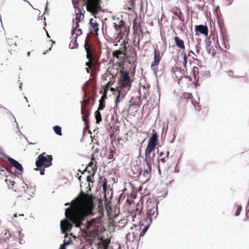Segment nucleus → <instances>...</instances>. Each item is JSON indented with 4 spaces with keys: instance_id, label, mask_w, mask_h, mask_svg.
Here are the masks:
<instances>
[{
    "instance_id": "nucleus-1",
    "label": "nucleus",
    "mask_w": 249,
    "mask_h": 249,
    "mask_svg": "<svg viewBox=\"0 0 249 249\" xmlns=\"http://www.w3.org/2000/svg\"><path fill=\"white\" fill-rule=\"evenodd\" d=\"M94 196L92 194H86L82 190L79 195L71 201V203L75 206L81 207L78 211L83 213H89L92 215L95 205Z\"/></svg>"
},
{
    "instance_id": "nucleus-2",
    "label": "nucleus",
    "mask_w": 249,
    "mask_h": 249,
    "mask_svg": "<svg viewBox=\"0 0 249 249\" xmlns=\"http://www.w3.org/2000/svg\"><path fill=\"white\" fill-rule=\"evenodd\" d=\"M89 216V213H83L80 212H76L72 213L69 219L65 218L60 222V229L61 232L63 234H65V237L68 235L67 231L71 230L73 226L75 227H80L83 225V222L85 218Z\"/></svg>"
},
{
    "instance_id": "nucleus-3",
    "label": "nucleus",
    "mask_w": 249,
    "mask_h": 249,
    "mask_svg": "<svg viewBox=\"0 0 249 249\" xmlns=\"http://www.w3.org/2000/svg\"><path fill=\"white\" fill-rule=\"evenodd\" d=\"M121 77L119 79L120 87L117 88L118 95L116 97V104H117L120 102V98L122 96L123 98L125 93H124L123 90L126 87H130L131 86V82L130 80V76L128 72L121 71Z\"/></svg>"
},
{
    "instance_id": "nucleus-4",
    "label": "nucleus",
    "mask_w": 249,
    "mask_h": 249,
    "mask_svg": "<svg viewBox=\"0 0 249 249\" xmlns=\"http://www.w3.org/2000/svg\"><path fill=\"white\" fill-rule=\"evenodd\" d=\"M80 1L83 2V5H86L87 11L96 18V15L101 8L100 0H77L76 1L73 0L72 2L75 8H76V4H78Z\"/></svg>"
},
{
    "instance_id": "nucleus-5",
    "label": "nucleus",
    "mask_w": 249,
    "mask_h": 249,
    "mask_svg": "<svg viewBox=\"0 0 249 249\" xmlns=\"http://www.w3.org/2000/svg\"><path fill=\"white\" fill-rule=\"evenodd\" d=\"M53 157L50 155H46L45 152L39 155L36 161V165L37 168H47L52 165Z\"/></svg>"
},
{
    "instance_id": "nucleus-6",
    "label": "nucleus",
    "mask_w": 249,
    "mask_h": 249,
    "mask_svg": "<svg viewBox=\"0 0 249 249\" xmlns=\"http://www.w3.org/2000/svg\"><path fill=\"white\" fill-rule=\"evenodd\" d=\"M161 59L160 51L156 49H154V60L152 62L151 68L154 71V74L157 75V70Z\"/></svg>"
},
{
    "instance_id": "nucleus-7",
    "label": "nucleus",
    "mask_w": 249,
    "mask_h": 249,
    "mask_svg": "<svg viewBox=\"0 0 249 249\" xmlns=\"http://www.w3.org/2000/svg\"><path fill=\"white\" fill-rule=\"evenodd\" d=\"M129 51H130V52H131V54L130 55H128L127 54V49H126V46H124V52H123L122 51H120V50H115V51L113 52L112 54H113V56H115L117 58H118L119 54H124V55L125 56H126L127 57H132L133 58H135L136 56V53H135V49L134 48H131L129 49Z\"/></svg>"
},
{
    "instance_id": "nucleus-8",
    "label": "nucleus",
    "mask_w": 249,
    "mask_h": 249,
    "mask_svg": "<svg viewBox=\"0 0 249 249\" xmlns=\"http://www.w3.org/2000/svg\"><path fill=\"white\" fill-rule=\"evenodd\" d=\"M154 213V211L152 209H150L147 213V217H146V221H149V224H147L142 231L140 233V236L142 237L145 234L146 231H147L150 223L152 221V218L151 217L152 215H153Z\"/></svg>"
},
{
    "instance_id": "nucleus-9",
    "label": "nucleus",
    "mask_w": 249,
    "mask_h": 249,
    "mask_svg": "<svg viewBox=\"0 0 249 249\" xmlns=\"http://www.w3.org/2000/svg\"><path fill=\"white\" fill-rule=\"evenodd\" d=\"M3 156H4L7 158L8 161L12 164L16 169L18 170L19 171H23V167L22 165L17 160L15 159L9 157L5 155H2Z\"/></svg>"
},
{
    "instance_id": "nucleus-10",
    "label": "nucleus",
    "mask_w": 249,
    "mask_h": 249,
    "mask_svg": "<svg viewBox=\"0 0 249 249\" xmlns=\"http://www.w3.org/2000/svg\"><path fill=\"white\" fill-rule=\"evenodd\" d=\"M195 31L197 33H201L204 35L205 36H208V28L206 25H196Z\"/></svg>"
},
{
    "instance_id": "nucleus-11",
    "label": "nucleus",
    "mask_w": 249,
    "mask_h": 249,
    "mask_svg": "<svg viewBox=\"0 0 249 249\" xmlns=\"http://www.w3.org/2000/svg\"><path fill=\"white\" fill-rule=\"evenodd\" d=\"M153 131L154 133L152 134L151 138H150L148 144L156 146L158 141V135L157 133L155 131L154 129L153 130Z\"/></svg>"
},
{
    "instance_id": "nucleus-12",
    "label": "nucleus",
    "mask_w": 249,
    "mask_h": 249,
    "mask_svg": "<svg viewBox=\"0 0 249 249\" xmlns=\"http://www.w3.org/2000/svg\"><path fill=\"white\" fill-rule=\"evenodd\" d=\"M93 18H90L89 20L90 29L91 32L97 33L99 30L98 24L96 22H93Z\"/></svg>"
},
{
    "instance_id": "nucleus-13",
    "label": "nucleus",
    "mask_w": 249,
    "mask_h": 249,
    "mask_svg": "<svg viewBox=\"0 0 249 249\" xmlns=\"http://www.w3.org/2000/svg\"><path fill=\"white\" fill-rule=\"evenodd\" d=\"M174 40L176 45L178 47L181 49H185L184 42L182 39H181L178 36H175L174 38Z\"/></svg>"
},
{
    "instance_id": "nucleus-14",
    "label": "nucleus",
    "mask_w": 249,
    "mask_h": 249,
    "mask_svg": "<svg viewBox=\"0 0 249 249\" xmlns=\"http://www.w3.org/2000/svg\"><path fill=\"white\" fill-rule=\"evenodd\" d=\"M81 113H82V114H83V115L82 116V119H83V121L85 123L86 127L87 128H89V122L88 120H87V118L89 116V113L87 111H86V113H85L82 108V110H81Z\"/></svg>"
},
{
    "instance_id": "nucleus-15",
    "label": "nucleus",
    "mask_w": 249,
    "mask_h": 249,
    "mask_svg": "<svg viewBox=\"0 0 249 249\" xmlns=\"http://www.w3.org/2000/svg\"><path fill=\"white\" fill-rule=\"evenodd\" d=\"M84 47H85V50L86 51L87 58L90 61L92 59V54L91 51L90 50L89 47L87 44L86 40H85Z\"/></svg>"
},
{
    "instance_id": "nucleus-16",
    "label": "nucleus",
    "mask_w": 249,
    "mask_h": 249,
    "mask_svg": "<svg viewBox=\"0 0 249 249\" xmlns=\"http://www.w3.org/2000/svg\"><path fill=\"white\" fill-rule=\"evenodd\" d=\"M69 47L71 49H76L78 47V44L77 42L76 38L74 37V38L71 41Z\"/></svg>"
},
{
    "instance_id": "nucleus-17",
    "label": "nucleus",
    "mask_w": 249,
    "mask_h": 249,
    "mask_svg": "<svg viewBox=\"0 0 249 249\" xmlns=\"http://www.w3.org/2000/svg\"><path fill=\"white\" fill-rule=\"evenodd\" d=\"M156 146L147 144V147L146 148L145 155L151 154L152 153V151L155 149V147Z\"/></svg>"
},
{
    "instance_id": "nucleus-18",
    "label": "nucleus",
    "mask_w": 249,
    "mask_h": 249,
    "mask_svg": "<svg viewBox=\"0 0 249 249\" xmlns=\"http://www.w3.org/2000/svg\"><path fill=\"white\" fill-rule=\"evenodd\" d=\"M95 117L96 119V122L97 124H99L102 120L101 114L98 110H96L95 112Z\"/></svg>"
},
{
    "instance_id": "nucleus-19",
    "label": "nucleus",
    "mask_w": 249,
    "mask_h": 249,
    "mask_svg": "<svg viewBox=\"0 0 249 249\" xmlns=\"http://www.w3.org/2000/svg\"><path fill=\"white\" fill-rule=\"evenodd\" d=\"M53 131L54 133L58 135L62 136V132H61V127L59 125H55L53 127Z\"/></svg>"
},
{
    "instance_id": "nucleus-20",
    "label": "nucleus",
    "mask_w": 249,
    "mask_h": 249,
    "mask_svg": "<svg viewBox=\"0 0 249 249\" xmlns=\"http://www.w3.org/2000/svg\"><path fill=\"white\" fill-rule=\"evenodd\" d=\"M154 157V153H153V154H151L145 155V158L144 161H153Z\"/></svg>"
},
{
    "instance_id": "nucleus-21",
    "label": "nucleus",
    "mask_w": 249,
    "mask_h": 249,
    "mask_svg": "<svg viewBox=\"0 0 249 249\" xmlns=\"http://www.w3.org/2000/svg\"><path fill=\"white\" fill-rule=\"evenodd\" d=\"M107 189V180L106 178H103V191L105 193V196H106V192Z\"/></svg>"
},
{
    "instance_id": "nucleus-22",
    "label": "nucleus",
    "mask_w": 249,
    "mask_h": 249,
    "mask_svg": "<svg viewBox=\"0 0 249 249\" xmlns=\"http://www.w3.org/2000/svg\"><path fill=\"white\" fill-rule=\"evenodd\" d=\"M73 22H74V19H73ZM79 22H78V21H77L75 23H73V29L72 31V36H74V34H75V32L76 31V29H77L79 26Z\"/></svg>"
},
{
    "instance_id": "nucleus-23",
    "label": "nucleus",
    "mask_w": 249,
    "mask_h": 249,
    "mask_svg": "<svg viewBox=\"0 0 249 249\" xmlns=\"http://www.w3.org/2000/svg\"><path fill=\"white\" fill-rule=\"evenodd\" d=\"M84 17V16L82 13H78L76 14L75 19L78 21V22H80L81 18L83 19Z\"/></svg>"
},
{
    "instance_id": "nucleus-24",
    "label": "nucleus",
    "mask_w": 249,
    "mask_h": 249,
    "mask_svg": "<svg viewBox=\"0 0 249 249\" xmlns=\"http://www.w3.org/2000/svg\"><path fill=\"white\" fill-rule=\"evenodd\" d=\"M144 162L145 163V165H144V166L152 170V165L153 163V161H144Z\"/></svg>"
},
{
    "instance_id": "nucleus-25",
    "label": "nucleus",
    "mask_w": 249,
    "mask_h": 249,
    "mask_svg": "<svg viewBox=\"0 0 249 249\" xmlns=\"http://www.w3.org/2000/svg\"><path fill=\"white\" fill-rule=\"evenodd\" d=\"M71 242V238H69L68 240H64V243L62 244L61 245L63 246L64 247H66V246L69 245L70 244Z\"/></svg>"
},
{
    "instance_id": "nucleus-26",
    "label": "nucleus",
    "mask_w": 249,
    "mask_h": 249,
    "mask_svg": "<svg viewBox=\"0 0 249 249\" xmlns=\"http://www.w3.org/2000/svg\"><path fill=\"white\" fill-rule=\"evenodd\" d=\"M241 209H242V206H239L238 207L237 210H236V211L235 212V215L236 216H237L240 214Z\"/></svg>"
},
{
    "instance_id": "nucleus-27",
    "label": "nucleus",
    "mask_w": 249,
    "mask_h": 249,
    "mask_svg": "<svg viewBox=\"0 0 249 249\" xmlns=\"http://www.w3.org/2000/svg\"><path fill=\"white\" fill-rule=\"evenodd\" d=\"M105 103H99L98 110H102L105 108Z\"/></svg>"
},
{
    "instance_id": "nucleus-28",
    "label": "nucleus",
    "mask_w": 249,
    "mask_h": 249,
    "mask_svg": "<svg viewBox=\"0 0 249 249\" xmlns=\"http://www.w3.org/2000/svg\"><path fill=\"white\" fill-rule=\"evenodd\" d=\"M183 61H184L183 66H184V67H185L187 63V57L186 53H184L183 54Z\"/></svg>"
},
{
    "instance_id": "nucleus-29",
    "label": "nucleus",
    "mask_w": 249,
    "mask_h": 249,
    "mask_svg": "<svg viewBox=\"0 0 249 249\" xmlns=\"http://www.w3.org/2000/svg\"><path fill=\"white\" fill-rule=\"evenodd\" d=\"M151 170H152L149 169L148 168V169H146V167L145 166H144V169H143V172L144 173H145V174H150L151 172Z\"/></svg>"
},
{
    "instance_id": "nucleus-30",
    "label": "nucleus",
    "mask_w": 249,
    "mask_h": 249,
    "mask_svg": "<svg viewBox=\"0 0 249 249\" xmlns=\"http://www.w3.org/2000/svg\"><path fill=\"white\" fill-rule=\"evenodd\" d=\"M91 177L90 176V175H89L88 176H87V182H89V190H90V184H89V182L91 181Z\"/></svg>"
},
{
    "instance_id": "nucleus-31",
    "label": "nucleus",
    "mask_w": 249,
    "mask_h": 249,
    "mask_svg": "<svg viewBox=\"0 0 249 249\" xmlns=\"http://www.w3.org/2000/svg\"><path fill=\"white\" fill-rule=\"evenodd\" d=\"M76 31H78L80 32L79 34H76V33L75 34V38H77V36H79V35H80L82 33V32L81 29H80V28L76 29Z\"/></svg>"
},
{
    "instance_id": "nucleus-32",
    "label": "nucleus",
    "mask_w": 249,
    "mask_h": 249,
    "mask_svg": "<svg viewBox=\"0 0 249 249\" xmlns=\"http://www.w3.org/2000/svg\"><path fill=\"white\" fill-rule=\"evenodd\" d=\"M107 90H105L103 94L102 95L101 98L103 99L104 100H105L106 98H107Z\"/></svg>"
},
{
    "instance_id": "nucleus-33",
    "label": "nucleus",
    "mask_w": 249,
    "mask_h": 249,
    "mask_svg": "<svg viewBox=\"0 0 249 249\" xmlns=\"http://www.w3.org/2000/svg\"><path fill=\"white\" fill-rule=\"evenodd\" d=\"M70 207H68L66 209V211H65V216H66V218H68V212H70Z\"/></svg>"
},
{
    "instance_id": "nucleus-34",
    "label": "nucleus",
    "mask_w": 249,
    "mask_h": 249,
    "mask_svg": "<svg viewBox=\"0 0 249 249\" xmlns=\"http://www.w3.org/2000/svg\"><path fill=\"white\" fill-rule=\"evenodd\" d=\"M143 175L145 178H146V179H148L150 177V174H146L145 173H143Z\"/></svg>"
},
{
    "instance_id": "nucleus-35",
    "label": "nucleus",
    "mask_w": 249,
    "mask_h": 249,
    "mask_svg": "<svg viewBox=\"0 0 249 249\" xmlns=\"http://www.w3.org/2000/svg\"><path fill=\"white\" fill-rule=\"evenodd\" d=\"M113 151H111V152L109 153V154L108 155V158L109 159H113Z\"/></svg>"
},
{
    "instance_id": "nucleus-36",
    "label": "nucleus",
    "mask_w": 249,
    "mask_h": 249,
    "mask_svg": "<svg viewBox=\"0 0 249 249\" xmlns=\"http://www.w3.org/2000/svg\"><path fill=\"white\" fill-rule=\"evenodd\" d=\"M206 50L208 53H211V48L210 47H209V45H206Z\"/></svg>"
},
{
    "instance_id": "nucleus-37",
    "label": "nucleus",
    "mask_w": 249,
    "mask_h": 249,
    "mask_svg": "<svg viewBox=\"0 0 249 249\" xmlns=\"http://www.w3.org/2000/svg\"><path fill=\"white\" fill-rule=\"evenodd\" d=\"M40 169V174L41 175H44L45 174V171H44V167L43 169H41V168H39Z\"/></svg>"
},
{
    "instance_id": "nucleus-38",
    "label": "nucleus",
    "mask_w": 249,
    "mask_h": 249,
    "mask_svg": "<svg viewBox=\"0 0 249 249\" xmlns=\"http://www.w3.org/2000/svg\"><path fill=\"white\" fill-rule=\"evenodd\" d=\"M113 27L116 30H118L119 28V25L117 24L116 23H113Z\"/></svg>"
},
{
    "instance_id": "nucleus-39",
    "label": "nucleus",
    "mask_w": 249,
    "mask_h": 249,
    "mask_svg": "<svg viewBox=\"0 0 249 249\" xmlns=\"http://www.w3.org/2000/svg\"><path fill=\"white\" fill-rule=\"evenodd\" d=\"M93 165V162L92 161H90L89 162L88 166H87V168H89V167H92V165Z\"/></svg>"
},
{
    "instance_id": "nucleus-40",
    "label": "nucleus",
    "mask_w": 249,
    "mask_h": 249,
    "mask_svg": "<svg viewBox=\"0 0 249 249\" xmlns=\"http://www.w3.org/2000/svg\"><path fill=\"white\" fill-rule=\"evenodd\" d=\"M110 84V82H108L106 85V89L105 90L107 91V89L108 88L109 85Z\"/></svg>"
},
{
    "instance_id": "nucleus-41",
    "label": "nucleus",
    "mask_w": 249,
    "mask_h": 249,
    "mask_svg": "<svg viewBox=\"0 0 249 249\" xmlns=\"http://www.w3.org/2000/svg\"><path fill=\"white\" fill-rule=\"evenodd\" d=\"M0 155H5L4 152H3V150L0 147Z\"/></svg>"
},
{
    "instance_id": "nucleus-42",
    "label": "nucleus",
    "mask_w": 249,
    "mask_h": 249,
    "mask_svg": "<svg viewBox=\"0 0 249 249\" xmlns=\"http://www.w3.org/2000/svg\"><path fill=\"white\" fill-rule=\"evenodd\" d=\"M196 51L197 53H198L199 52V47L196 45Z\"/></svg>"
},
{
    "instance_id": "nucleus-43",
    "label": "nucleus",
    "mask_w": 249,
    "mask_h": 249,
    "mask_svg": "<svg viewBox=\"0 0 249 249\" xmlns=\"http://www.w3.org/2000/svg\"><path fill=\"white\" fill-rule=\"evenodd\" d=\"M51 48H52V47H51L50 48H49V50H46V51L44 52L43 53V54H45L47 53L49 51H50L51 50Z\"/></svg>"
},
{
    "instance_id": "nucleus-44",
    "label": "nucleus",
    "mask_w": 249,
    "mask_h": 249,
    "mask_svg": "<svg viewBox=\"0 0 249 249\" xmlns=\"http://www.w3.org/2000/svg\"><path fill=\"white\" fill-rule=\"evenodd\" d=\"M192 54H194L195 55H196H196L195 54V53H194L192 51H190L189 52V53H188V55H189H189H191L190 54H192Z\"/></svg>"
},
{
    "instance_id": "nucleus-45",
    "label": "nucleus",
    "mask_w": 249,
    "mask_h": 249,
    "mask_svg": "<svg viewBox=\"0 0 249 249\" xmlns=\"http://www.w3.org/2000/svg\"><path fill=\"white\" fill-rule=\"evenodd\" d=\"M160 160L163 162H166V160H165V158H161L160 159Z\"/></svg>"
},
{
    "instance_id": "nucleus-46",
    "label": "nucleus",
    "mask_w": 249,
    "mask_h": 249,
    "mask_svg": "<svg viewBox=\"0 0 249 249\" xmlns=\"http://www.w3.org/2000/svg\"><path fill=\"white\" fill-rule=\"evenodd\" d=\"M105 103V100H104L103 99L101 98L99 100V103Z\"/></svg>"
},
{
    "instance_id": "nucleus-47",
    "label": "nucleus",
    "mask_w": 249,
    "mask_h": 249,
    "mask_svg": "<svg viewBox=\"0 0 249 249\" xmlns=\"http://www.w3.org/2000/svg\"><path fill=\"white\" fill-rule=\"evenodd\" d=\"M10 182L11 185H12V186H14L15 183L14 181H10Z\"/></svg>"
},
{
    "instance_id": "nucleus-48",
    "label": "nucleus",
    "mask_w": 249,
    "mask_h": 249,
    "mask_svg": "<svg viewBox=\"0 0 249 249\" xmlns=\"http://www.w3.org/2000/svg\"><path fill=\"white\" fill-rule=\"evenodd\" d=\"M48 2H47V3H46V8H45V13L44 14H45L47 10H48V9H47V5H48Z\"/></svg>"
},
{
    "instance_id": "nucleus-49",
    "label": "nucleus",
    "mask_w": 249,
    "mask_h": 249,
    "mask_svg": "<svg viewBox=\"0 0 249 249\" xmlns=\"http://www.w3.org/2000/svg\"><path fill=\"white\" fill-rule=\"evenodd\" d=\"M59 249H66V248L63 247L62 245H60V247Z\"/></svg>"
},
{
    "instance_id": "nucleus-50",
    "label": "nucleus",
    "mask_w": 249,
    "mask_h": 249,
    "mask_svg": "<svg viewBox=\"0 0 249 249\" xmlns=\"http://www.w3.org/2000/svg\"><path fill=\"white\" fill-rule=\"evenodd\" d=\"M22 83H20V85H19V88L21 89H22Z\"/></svg>"
},
{
    "instance_id": "nucleus-51",
    "label": "nucleus",
    "mask_w": 249,
    "mask_h": 249,
    "mask_svg": "<svg viewBox=\"0 0 249 249\" xmlns=\"http://www.w3.org/2000/svg\"><path fill=\"white\" fill-rule=\"evenodd\" d=\"M86 65L87 66H89V62H86Z\"/></svg>"
},
{
    "instance_id": "nucleus-52",
    "label": "nucleus",
    "mask_w": 249,
    "mask_h": 249,
    "mask_svg": "<svg viewBox=\"0 0 249 249\" xmlns=\"http://www.w3.org/2000/svg\"><path fill=\"white\" fill-rule=\"evenodd\" d=\"M211 43V41L208 42H207L206 45H209V47H210Z\"/></svg>"
},
{
    "instance_id": "nucleus-53",
    "label": "nucleus",
    "mask_w": 249,
    "mask_h": 249,
    "mask_svg": "<svg viewBox=\"0 0 249 249\" xmlns=\"http://www.w3.org/2000/svg\"><path fill=\"white\" fill-rule=\"evenodd\" d=\"M7 171L9 172L10 173H12L10 170H9L8 168H6Z\"/></svg>"
},
{
    "instance_id": "nucleus-54",
    "label": "nucleus",
    "mask_w": 249,
    "mask_h": 249,
    "mask_svg": "<svg viewBox=\"0 0 249 249\" xmlns=\"http://www.w3.org/2000/svg\"><path fill=\"white\" fill-rule=\"evenodd\" d=\"M95 170H93L92 176H94V175H95Z\"/></svg>"
},
{
    "instance_id": "nucleus-55",
    "label": "nucleus",
    "mask_w": 249,
    "mask_h": 249,
    "mask_svg": "<svg viewBox=\"0 0 249 249\" xmlns=\"http://www.w3.org/2000/svg\"><path fill=\"white\" fill-rule=\"evenodd\" d=\"M27 55L28 56H29L30 55V52H28L27 53Z\"/></svg>"
},
{
    "instance_id": "nucleus-56",
    "label": "nucleus",
    "mask_w": 249,
    "mask_h": 249,
    "mask_svg": "<svg viewBox=\"0 0 249 249\" xmlns=\"http://www.w3.org/2000/svg\"><path fill=\"white\" fill-rule=\"evenodd\" d=\"M110 89H111V91H114V90H115L114 88H110Z\"/></svg>"
},
{
    "instance_id": "nucleus-57",
    "label": "nucleus",
    "mask_w": 249,
    "mask_h": 249,
    "mask_svg": "<svg viewBox=\"0 0 249 249\" xmlns=\"http://www.w3.org/2000/svg\"><path fill=\"white\" fill-rule=\"evenodd\" d=\"M229 4H231L232 3V0H229Z\"/></svg>"
},
{
    "instance_id": "nucleus-58",
    "label": "nucleus",
    "mask_w": 249,
    "mask_h": 249,
    "mask_svg": "<svg viewBox=\"0 0 249 249\" xmlns=\"http://www.w3.org/2000/svg\"><path fill=\"white\" fill-rule=\"evenodd\" d=\"M42 16H43V15L41 16H39L38 18V20H39L40 19H41V18H42Z\"/></svg>"
},
{
    "instance_id": "nucleus-59",
    "label": "nucleus",
    "mask_w": 249,
    "mask_h": 249,
    "mask_svg": "<svg viewBox=\"0 0 249 249\" xmlns=\"http://www.w3.org/2000/svg\"><path fill=\"white\" fill-rule=\"evenodd\" d=\"M14 217H17V213H15V214H14Z\"/></svg>"
},
{
    "instance_id": "nucleus-60",
    "label": "nucleus",
    "mask_w": 249,
    "mask_h": 249,
    "mask_svg": "<svg viewBox=\"0 0 249 249\" xmlns=\"http://www.w3.org/2000/svg\"><path fill=\"white\" fill-rule=\"evenodd\" d=\"M86 69L87 70V72L89 73V69L88 68H86Z\"/></svg>"
},
{
    "instance_id": "nucleus-61",
    "label": "nucleus",
    "mask_w": 249,
    "mask_h": 249,
    "mask_svg": "<svg viewBox=\"0 0 249 249\" xmlns=\"http://www.w3.org/2000/svg\"><path fill=\"white\" fill-rule=\"evenodd\" d=\"M163 154V153L162 152H161L160 154V156H162Z\"/></svg>"
},
{
    "instance_id": "nucleus-62",
    "label": "nucleus",
    "mask_w": 249,
    "mask_h": 249,
    "mask_svg": "<svg viewBox=\"0 0 249 249\" xmlns=\"http://www.w3.org/2000/svg\"><path fill=\"white\" fill-rule=\"evenodd\" d=\"M24 98L25 99V100H26V102H28V101L27 98L26 97H25H25H24Z\"/></svg>"
},
{
    "instance_id": "nucleus-63",
    "label": "nucleus",
    "mask_w": 249,
    "mask_h": 249,
    "mask_svg": "<svg viewBox=\"0 0 249 249\" xmlns=\"http://www.w3.org/2000/svg\"><path fill=\"white\" fill-rule=\"evenodd\" d=\"M169 155V152L168 151L167 152V155H166L167 157H168Z\"/></svg>"
},
{
    "instance_id": "nucleus-64",
    "label": "nucleus",
    "mask_w": 249,
    "mask_h": 249,
    "mask_svg": "<svg viewBox=\"0 0 249 249\" xmlns=\"http://www.w3.org/2000/svg\"><path fill=\"white\" fill-rule=\"evenodd\" d=\"M89 243L90 244H92V240H90V241H89Z\"/></svg>"
}]
</instances>
